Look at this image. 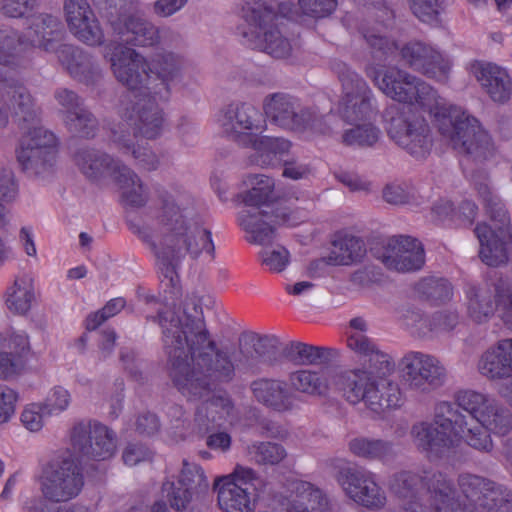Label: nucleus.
I'll list each match as a JSON object with an SVG mask.
<instances>
[{
	"label": "nucleus",
	"instance_id": "f257e3e1",
	"mask_svg": "<svg viewBox=\"0 0 512 512\" xmlns=\"http://www.w3.org/2000/svg\"><path fill=\"white\" fill-rule=\"evenodd\" d=\"M157 318L173 386L190 401L203 400L195 412L194 429L204 435L215 427L212 409L228 402L211 395L218 383L233 379L234 364L207 329L199 299L188 298L172 310L159 312Z\"/></svg>",
	"mask_w": 512,
	"mask_h": 512
},
{
	"label": "nucleus",
	"instance_id": "f03ea898",
	"mask_svg": "<svg viewBox=\"0 0 512 512\" xmlns=\"http://www.w3.org/2000/svg\"><path fill=\"white\" fill-rule=\"evenodd\" d=\"M158 201V213L151 228L141 227L132 220L127 224L134 234L150 245L163 265L164 277L174 286L176 269L186 256L196 259L205 251L213 259L215 246L211 232L188 218V211L193 208V200L188 194L162 189L158 191Z\"/></svg>",
	"mask_w": 512,
	"mask_h": 512
},
{
	"label": "nucleus",
	"instance_id": "7ed1b4c3",
	"mask_svg": "<svg viewBox=\"0 0 512 512\" xmlns=\"http://www.w3.org/2000/svg\"><path fill=\"white\" fill-rule=\"evenodd\" d=\"M472 178L486 214L494 222V227L480 223L474 230L480 243L479 255L485 264L499 266L512 260V227L508 212L501 199L491 190L484 171L475 172Z\"/></svg>",
	"mask_w": 512,
	"mask_h": 512
},
{
	"label": "nucleus",
	"instance_id": "20e7f679",
	"mask_svg": "<svg viewBox=\"0 0 512 512\" xmlns=\"http://www.w3.org/2000/svg\"><path fill=\"white\" fill-rule=\"evenodd\" d=\"M241 18L247 23V27L239 28L245 45L275 59H285L291 55L292 45L283 34L279 16L266 2L246 1L241 8Z\"/></svg>",
	"mask_w": 512,
	"mask_h": 512
},
{
	"label": "nucleus",
	"instance_id": "39448f33",
	"mask_svg": "<svg viewBox=\"0 0 512 512\" xmlns=\"http://www.w3.org/2000/svg\"><path fill=\"white\" fill-rule=\"evenodd\" d=\"M346 400L352 404L364 402L375 413L400 405V389L384 376L372 377L363 370L341 371L335 381Z\"/></svg>",
	"mask_w": 512,
	"mask_h": 512
},
{
	"label": "nucleus",
	"instance_id": "423d86ee",
	"mask_svg": "<svg viewBox=\"0 0 512 512\" xmlns=\"http://www.w3.org/2000/svg\"><path fill=\"white\" fill-rule=\"evenodd\" d=\"M467 425V416L453 403L443 401L435 406L434 421L414 425L412 434L419 449L430 456L443 457L453 447V437L462 436Z\"/></svg>",
	"mask_w": 512,
	"mask_h": 512
},
{
	"label": "nucleus",
	"instance_id": "0eeeda50",
	"mask_svg": "<svg viewBox=\"0 0 512 512\" xmlns=\"http://www.w3.org/2000/svg\"><path fill=\"white\" fill-rule=\"evenodd\" d=\"M441 133L450 139L454 149L476 162H484L494 156L495 148L489 134L479 121L465 111L454 108L444 116Z\"/></svg>",
	"mask_w": 512,
	"mask_h": 512
},
{
	"label": "nucleus",
	"instance_id": "6e6552de",
	"mask_svg": "<svg viewBox=\"0 0 512 512\" xmlns=\"http://www.w3.org/2000/svg\"><path fill=\"white\" fill-rule=\"evenodd\" d=\"M57 155V138L44 127L24 132L16 150L22 170L31 177H46L53 173Z\"/></svg>",
	"mask_w": 512,
	"mask_h": 512
},
{
	"label": "nucleus",
	"instance_id": "1a4fd4ad",
	"mask_svg": "<svg viewBox=\"0 0 512 512\" xmlns=\"http://www.w3.org/2000/svg\"><path fill=\"white\" fill-rule=\"evenodd\" d=\"M385 118L387 133L399 147L417 160L430 154L433 140L430 127L423 118L399 113L396 106L386 111Z\"/></svg>",
	"mask_w": 512,
	"mask_h": 512
},
{
	"label": "nucleus",
	"instance_id": "9d476101",
	"mask_svg": "<svg viewBox=\"0 0 512 512\" xmlns=\"http://www.w3.org/2000/svg\"><path fill=\"white\" fill-rule=\"evenodd\" d=\"M39 481L43 497L53 503L70 501L79 495L84 486L81 468L72 456L47 463Z\"/></svg>",
	"mask_w": 512,
	"mask_h": 512
},
{
	"label": "nucleus",
	"instance_id": "9b49d317",
	"mask_svg": "<svg viewBox=\"0 0 512 512\" xmlns=\"http://www.w3.org/2000/svg\"><path fill=\"white\" fill-rule=\"evenodd\" d=\"M153 93H134L121 101L120 115L134 137L154 140L162 134L164 116Z\"/></svg>",
	"mask_w": 512,
	"mask_h": 512
},
{
	"label": "nucleus",
	"instance_id": "f8f14e48",
	"mask_svg": "<svg viewBox=\"0 0 512 512\" xmlns=\"http://www.w3.org/2000/svg\"><path fill=\"white\" fill-rule=\"evenodd\" d=\"M344 96L341 115L348 124L370 122L377 114V106L371 89L363 78L345 64L339 70Z\"/></svg>",
	"mask_w": 512,
	"mask_h": 512
},
{
	"label": "nucleus",
	"instance_id": "ddd939ff",
	"mask_svg": "<svg viewBox=\"0 0 512 512\" xmlns=\"http://www.w3.org/2000/svg\"><path fill=\"white\" fill-rule=\"evenodd\" d=\"M256 473L248 467L237 466L233 474L215 480L219 507L225 512H254Z\"/></svg>",
	"mask_w": 512,
	"mask_h": 512
},
{
	"label": "nucleus",
	"instance_id": "4468645a",
	"mask_svg": "<svg viewBox=\"0 0 512 512\" xmlns=\"http://www.w3.org/2000/svg\"><path fill=\"white\" fill-rule=\"evenodd\" d=\"M107 48L112 51L110 62L116 79L130 90L123 99L134 93H151L149 63L145 58L122 44L110 43Z\"/></svg>",
	"mask_w": 512,
	"mask_h": 512
},
{
	"label": "nucleus",
	"instance_id": "2eb2a0df",
	"mask_svg": "<svg viewBox=\"0 0 512 512\" xmlns=\"http://www.w3.org/2000/svg\"><path fill=\"white\" fill-rule=\"evenodd\" d=\"M458 486L464 497L484 512L512 510V493L488 478L463 473L458 477Z\"/></svg>",
	"mask_w": 512,
	"mask_h": 512
},
{
	"label": "nucleus",
	"instance_id": "dca6fc26",
	"mask_svg": "<svg viewBox=\"0 0 512 512\" xmlns=\"http://www.w3.org/2000/svg\"><path fill=\"white\" fill-rule=\"evenodd\" d=\"M71 444L80 457L104 461L116 451V436L113 430L97 421H81L71 430Z\"/></svg>",
	"mask_w": 512,
	"mask_h": 512
},
{
	"label": "nucleus",
	"instance_id": "f3484780",
	"mask_svg": "<svg viewBox=\"0 0 512 512\" xmlns=\"http://www.w3.org/2000/svg\"><path fill=\"white\" fill-rule=\"evenodd\" d=\"M402 377L413 390L429 393L441 387L446 379V369L434 356L410 351L400 362Z\"/></svg>",
	"mask_w": 512,
	"mask_h": 512
},
{
	"label": "nucleus",
	"instance_id": "a211bd4d",
	"mask_svg": "<svg viewBox=\"0 0 512 512\" xmlns=\"http://www.w3.org/2000/svg\"><path fill=\"white\" fill-rule=\"evenodd\" d=\"M337 481L352 500L366 508L380 509L386 503L385 492L376 483L373 473L362 467L340 468Z\"/></svg>",
	"mask_w": 512,
	"mask_h": 512
},
{
	"label": "nucleus",
	"instance_id": "6ab92c4d",
	"mask_svg": "<svg viewBox=\"0 0 512 512\" xmlns=\"http://www.w3.org/2000/svg\"><path fill=\"white\" fill-rule=\"evenodd\" d=\"M262 116L252 105L246 102L231 103L221 110L219 123L223 132L233 141L243 147L256 132H260Z\"/></svg>",
	"mask_w": 512,
	"mask_h": 512
},
{
	"label": "nucleus",
	"instance_id": "aec40b11",
	"mask_svg": "<svg viewBox=\"0 0 512 512\" xmlns=\"http://www.w3.org/2000/svg\"><path fill=\"white\" fill-rule=\"evenodd\" d=\"M63 13L68 30L77 40L92 47L104 44V32L88 0H64Z\"/></svg>",
	"mask_w": 512,
	"mask_h": 512
},
{
	"label": "nucleus",
	"instance_id": "412c9836",
	"mask_svg": "<svg viewBox=\"0 0 512 512\" xmlns=\"http://www.w3.org/2000/svg\"><path fill=\"white\" fill-rule=\"evenodd\" d=\"M400 56L405 65L428 78L446 82L449 77V59L425 42L409 41L401 48Z\"/></svg>",
	"mask_w": 512,
	"mask_h": 512
},
{
	"label": "nucleus",
	"instance_id": "4be33fe9",
	"mask_svg": "<svg viewBox=\"0 0 512 512\" xmlns=\"http://www.w3.org/2000/svg\"><path fill=\"white\" fill-rule=\"evenodd\" d=\"M1 82L3 104L9 109V115L13 116L18 127L25 132L40 127L41 109L27 87L15 78H4Z\"/></svg>",
	"mask_w": 512,
	"mask_h": 512
},
{
	"label": "nucleus",
	"instance_id": "5701e85b",
	"mask_svg": "<svg viewBox=\"0 0 512 512\" xmlns=\"http://www.w3.org/2000/svg\"><path fill=\"white\" fill-rule=\"evenodd\" d=\"M375 256L388 268L400 272L419 270L425 262L424 248L410 236H395L375 252Z\"/></svg>",
	"mask_w": 512,
	"mask_h": 512
},
{
	"label": "nucleus",
	"instance_id": "b1692460",
	"mask_svg": "<svg viewBox=\"0 0 512 512\" xmlns=\"http://www.w3.org/2000/svg\"><path fill=\"white\" fill-rule=\"evenodd\" d=\"M289 221L290 215L285 208L271 211L244 209L238 215V223L246 233V240L257 245L270 244L275 237L274 226Z\"/></svg>",
	"mask_w": 512,
	"mask_h": 512
},
{
	"label": "nucleus",
	"instance_id": "393cba45",
	"mask_svg": "<svg viewBox=\"0 0 512 512\" xmlns=\"http://www.w3.org/2000/svg\"><path fill=\"white\" fill-rule=\"evenodd\" d=\"M57 58L70 77L81 84L95 86L103 78L97 59L79 46L62 44L57 49Z\"/></svg>",
	"mask_w": 512,
	"mask_h": 512
},
{
	"label": "nucleus",
	"instance_id": "a878e982",
	"mask_svg": "<svg viewBox=\"0 0 512 512\" xmlns=\"http://www.w3.org/2000/svg\"><path fill=\"white\" fill-rule=\"evenodd\" d=\"M263 110L273 123L290 130H301L305 117L309 116L297 98L282 92L266 96Z\"/></svg>",
	"mask_w": 512,
	"mask_h": 512
},
{
	"label": "nucleus",
	"instance_id": "bb28decb",
	"mask_svg": "<svg viewBox=\"0 0 512 512\" xmlns=\"http://www.w3.org/2000/svg\"><path fill=\"white\" fill-rule=\"evenodd\" d=\"M184 64V58L173 52L155 55L149 63L151 93L162 100L168 99L171 85L181 78Z\"/></svg>",
	"mask_w": 512,
	"mask_h": 512
},
{
	"label": "nucleus",
	"instance_id": "cd10ccee",
	"mask_svg": "<svg viewBox=\"0 0 512 512\" xmlns=\"http://www.w3.org/2000/svg\"><path fill=\"white\" fill-rule=\"evenodd\" d=\"M283 345L274 335H261L244 332L239 337V362L246 367H254L258 361L273 364L281 357Z\"/></svg>",
	"mask_w": 512,
	"mask_h": 512
},
{
	"label": "nucleus",
	"instance_id": "c85d7f7f",
	"mask_svg": "<svg viewBox=\"0 0 512 512\" xmlns=\"http://www.w3.org/2000/svg\"><path fill=\"white\" fill-rule=\"evenodd\" d=\"M423 481L424 470L421 473L401 470L390 476L389 489L400 501L404 512H425L421 501Z\"/></svg>",
	"mask_w": 512,
	"mask_h": 512
},
{
	"label": "nucleus",
	"instance_id": "c756f323",
	"mask_svg": "<svg viewBox=\"0 0 512 512\" xmlns=\"http://www.w3.org/2000/svg\"><path fill=\"white\" fill-rule=\"evenodd\" d=\"M74 161L80 171L93 180L99 179L105 175L116 178L121 171L126 175H131L129 167L120 160L114 159L109 154L95 148L83 147L74 154Z\"/></svg>",
	"mask_w": 512,
	"mask_h": 512
},
{
	"label": "nucleus",
	"instance_id": "7c9ffc66",
	"mask_svg": "<svg viewBox=\"0 0 512 512\" xmlns=\"http://www.w3.org/2000/svg\"><path fill=\"white\" fill-rule=\"evenodd\" d=\"M367 76L386 96L400 103H411L415 76L396 67L384 71L370 67L367 69Z\"/></svg>",
	"mask_w": 512,
	"mask_h": 512
},
{
	"label": "nucleus",
	"instance_id": "2f4dec72",
	"mask_svg": "<svg viewBox=\"0 0 512 512\" xmlns=\"http://www.w3.org/2000/svg\"><path fill=\"white\" fill-rule=\"evenodd\" d=\"M472 71L492 101L504 104L510 100L512 80L504 68L494 63L477 62L472 66Z\"/></svg>",
	"mask_w": 512,
	"mask_h": 512
},
{
	"label": "nucleus",
	"instance_id": "473e14b6",
	"mask_svg": "<svg viewBox=\"0 0 512 512\" xmlns=\"http://www.w3.org/2000/svg\"><path fill=\"white\" fill-rule=\"evenodd\" d=\"M251 389L258 402L277 412L291 411L296 407L298 398L284 381L262 378L253 381Z\"/></svg>",
	"mask_w": 512,
	"mask_h": 512
},
{
	"label": "nucleus",
	"instance_id": "72a5a7b5",
	"mask_svg": "<svg viewBox=\"0 0 512 512\" xmlns=\"http://www.w3.org/2000/svg\"><path fill=\"white\" fill-rule=\"evenodd\" d=\"M480 374L489 380L512 377V338L499 340L487 349L478 362Z\"/></svg>",
	"mask_w": 512,
	"mask_h": 512
},
{
	"label": "nucleus",
	"instance_id": "f704fd0d",
	"mask_svg": "<svg viewBox=\"0 0 512 512\" xmlns=\"http://www.w3.org/2000/svg\"><path fill=\"white\" fill-rule=\"evenodd\" d=\"M121 40L132 46L152 47L160 42V29L150 20L137 15L121 17L118 28L112 27Z\"/></svg>",
	"mask_w": 512,
	"mask_h": 512
},
{
	"label": "nucleus",
	"instance_id": "c9c22d12",
	"mask_svg": "<svg viewBox=\"0 0 512 512\" xmlns=\"http://www.w3.org/2000/svg\"><path fill=\"white\" fill-rule=\"evenodd\" d=\"M347 345L351 350L368 356V368L362 369L372 377H387L393 369L394 363L386 353L378 350L376 345L362 333H354L347 338Z\"/></svg>",
	"mask_w": 512,
	"mask_h": 512
},
{
	"label": "nucleus",
	"instance_id": "e433bc0d",
	"mask_svg": "<svg viewBox=\"0 0 512 512\" xmlns=\"http://www.w3.org/2000/svg\"><path fill=\"white\" fill-rule=\"evenodd\" d=\"M32 47L33 43L26 34L11 26L0 25V64L19 66L24 53Z\"/></svg>",
	"mask_w": 512,
	"mask_h": 512
},
{
	"label": "nucleus",
	"instance_id": "4c0bfd02",
	"mask_svg": "<svg viewBox=\"0 0 512 512\" xmlns=\"http://www.w3.org/2000/svg\"><path fill=\"white\" fill-rule=\"evenodd\" d=\"M281 357L296 365H320L336 359L338 351L302 342H290L281 348Z\"/></svg>",
	"mask_w": 512,
	"mask_h": 512
},
{
	"label": "nucleus",
	"instance_id": "58836bf2",
	"mask_svg": "<svg viewBox=\"0 0 512 512\" xmlns=\"http://www.w3.org/2000/svg\"><path fill=\"white\" fill-rule=\"evenodd\" d=\"M341 372L327 368L324 372L325 377L322 378L318 373L308 370H301L290 375V384L295 391L307 395H323L330 387H338L335 384L337 376Z\"/></svg>",
	"mask_w": 512,
	"mask_h": 512
},
{
	"label": "nucleus",
	"instance_id": "ea45409f",
	"mask_svg": "<svg viewBox=\"0 0 512 512\" xmlns=\"http://www.w3.org/2000/svg\"><path fill=\"white\" fill-rule=\"evenodd\" d=\"M467 298L469 317L476 323L486 322L497 311L496 282L492 287H470Z\"/></svg>",
	"mask_w": 512,
	"mask_h": 512
},
{
	"label": "nucleus",
	"instance_id": "a19ab883",
	"mask_svg": "<svg viewBox=\"0 0 512 512\" xmlns=\"http://www.w3.org/2000/svg\"><path fill=\"white\" fill-rule=\"evenodd\" d=\"M366 255L364 241L356 236L345 235L335 239L328 255V265H350L360 262Z\"/></svg>",
	"mask_w": 512,
	"mask_h": 512
},
{
	"label": "nucleus",
	"instance_id": "79ce46f5",
	"mask_svg": "<svg viewBox=\"0 0 512 512\" xmlns=\"http://www.w3.org/2000/svg\"><path fill=\"white\" fill-rule=\"evenodd\" d=\"M34 33L36 35V44L33 40V47H38L46 52H55L62 45L59 44L61 39L62 24L58 17L42 13L38 16L37 21L33 24Z\"/></svg>",
	"mask_w": 512,
	"mask_h": 512
},
{
	"label": "nucleus",
	"instance_id": "37998d69",
	"mask_svg": "<svg viewBox=\"0 0 512 512\" xmlns=\"http://www.w3.org/2000/svg\"><path fill=\"white\" fill-rule=\"evenodd\" d=\"M294 493L291 505L295 512H331L326 496L311 483H296Z\"/></svg>",
	"mask_w": 512,
	"mask_h": 512
},
{
	"label": "nucleus",
	"instance_id": "c03bdc74",
	"mask_svg": "<svg viewBox=\"0 0 512 512\" xmlns=\"http://www.w3.org/2000/svg\"><path fill=\"white\" fill-rule=\"evenodd\" d=\"M252 187L243 194L242 201L249 206L248 209H257L268 211L276 210L273 202L277 196L274 192L273 178L265 175H255L253 177Z\"/></svg>",
	"mask_w": 512,
	"mask_h": 512
},
{
	"label": "nucleus",
	"instance_id": "a18cd8bd",
	"mask_svg": "<svg viewBox=\"0 0 512 512\" xmlns=\"http://www.w3.org/2000/svg\"><path fill=\"white\" fill-rule=\"evenodd\" d=\"M248 147L255 150L256 164L264 167L273 165L277 156L288 152L290 142L282 137L259 136L256 132Z\"/></svg>",
	"mask_w": 512,
	"mask_h": 512
},
{
	"label": "nucleus",
	"instance_id": "49530a36",
	"mask_svg": "<svg viewBox=\"0 0 512 512\" xmlns=\"http://www.w3.org/2000/svg\"><path fill=\"white\" fill-rule=\"evenodd\" d=\"M35 298L32 278L23 276L16 278L7 291L6 306L10 312L25 315L31 308Z\"/></svg>",
	"mask_w": 512,
	"mask_h": 512
},
{
	"label": "nucleus",
	"instance_id": "de8ad7c7",
	"mask_svg": "<svg viewBox=\"0 0 512 512\" xmlns=\"http://www.w3.org/2000/svg\"><path fill=\"white\" fill-rule=\"evenodd\" d=\"M349 449L354 455L368 460H384L395 454L392 442L365 437L352 439Z\"/></svg>",
	"mask_w": 512,
	"mask_h": 512
},
{
	"label": "nucleus",
	"instance_id": "09e8293b",
	"mask_svg": "<svg viewBox=\"0 0 512 512\" xmlns=\"http://www.w3.org/2000/svg\"><path fill=\"white\" fill-rule=\"evenodd\" d=\"M495 400L486 394L474 390H461L455 394V403L458 408L469 413L467 421H477L478 423L484 417Z\"/></svg>",
	"mask_w": 512,
	"mask_h": 512
},
{
	"label": "nucleus",
	"instance_id": "8fccbe9b",
	"mask_svg": "<svg viewBox=\"0 0 512 512\" xmlns=\"http://www.w3.org/2000/svg\"><path fill=\"white\" fill-rule=\"evenodd\" d=\"M63 121L68 131L80 138L93 139L99 131V121L86 105Z\"/></svg>",
	"mask_w": 512,
	"mask_h": 512
},
{
	"label": "nucleus",
	"instance_id": "3c124183",
	"mask_svg": "<svg viewBox=\"0 0 512 512\" xmlns=\"http://www.w3.org/2000/svg\"><path fill=\"white\" fill-rule=\"evenodd\" d=\"M131 175L121 171L114 179L122 189V199L126 205L131 207H142L148 200V194L138 175L129 168Z\"/></svg>",
	"mask_w": 512,
	"mask_h": 512
},
{
	"label": "nucleus",
	"instance_id": "603ef678",
	"mask_svg": "<svg viewBox=\"0 0 512 512\" xmlns=\"http://www.w3.org/2000/svg\"><path fill=\"white\" fill-rule=\"evenodd\" d=\"M353 127L343 132L341 139L346 146L368 148L374 146L381 131L370 122L351 124Z\"/></svg>",
	"mask_w": 512,
	"mask_h": 512
},
{
	"label": "nucleus",
	"instance_id": "864d4df0",
	"mask_svg": "<svg viewBox=\"0 0 512 512\" xmlns=\"http://www.w3.org/2000/svg\"><path fill=\"white\" fill-rule=\"evenodd\" d=\"M249 459L258 465L274 466L283 461L287 452L278 443L269 441H257L247 447Z\"/></svg>",
	"mask_w": 512,
	"mask_h": 512
},
{
	"label": "nucleus",
	"instance_id": "5fc2aeb1",
	"mask_svg": "<svg viewBox=\"0 0 512 512\" xmlns=\"http://www.w3.org/2000/svg\"><path fill=\"white\" fill-rule=\"evenodd\" d=\"M412 88L410 104L417 103L424 110L436 116L444 109L443 99L439 98L437 92L423 80L415 76Z\"/></svg>",
	"mask_w": 512,
	"mask_h": 512
},
{
	"label": "nucleus",
	"instance_id": "6e6d98bb",
	"mask_svg": "<svg viewBox=\"0 0 512 512\" xmlns=\"http://www.w3.org/2000/svg\"><path fill=\"white\" fill-rule=\"evenodd\" d=\"M479 424L494 434L505 436L512 429V414L509 409L498 404L496 400L489 408Z\"/></svg>",
	"mask_w": 512,
	"mask_h": 512
},
{
	"label": "nucleus",
	"instance_id": "4d7b16f0",
	"mask_svg": "<svg viewBox=\"0 0 512 512\" xmlns=\"http://www.w3.org/2000/svg\"><path fill=\"white\" fill-rule=\"evenodd\" d=\"M418 294L432 302H444L452 297V286L448 280L438 277L422 279L416 286Z\"/></svg>",
	"mask_w": 512,
	"mask_h": 512
},
{
	"label": "nucleus",
	"instance_id": "13d9d810",
	"mask_svg": "<svg viewBox=\"0 0 512 512\" xmlns=\"http://www.w3.org/2000/svg\"><path fill=\"white\" fill-rule=\"evenodd\" d=\"M111 27L118 28L121 17L135 8L136 0H92Z\"/></svg>",
	"mask_w": 512,
	"mask_h": 512
},
{
	"label": "nucleus",
	"instance_id": "bf43d9fd",
	"mask_svg": "<svg viewBox=\"0 0 512 512\" xmlns=\"http://www.w3.org/2000/svg\"><path fill=\"white\" fill-rule=\"evenodd\" d=\"M162 491L170 507L176 511H184L189 508L193 495L196 494L179 480L176 482H165Z\"/></svg>",
	"mask_w": 512,
	"mask_h": 512
},
{
	"label": "nucleus",
	"instance_id": "052dcab7",
	"mask_svg": "<svg viewBox=\"0 0 512 512\" xmlns=\"http://www.w3.org/2000/svg\"><path fill=\"white\" fill-rule=\"evenodd\" d=\"M182 469L178 480L195 493L204 492L208 489V480L201 466L183 460Z\"/></svg>",
	"mask_w": 512,
	"mask_h": 512
},
{
	"label": "nucleus",
	"instance_id": "680f3d73",
	"mask_svg": "<svg viewBox=\"0 0 512 512\" xmlns=\"http://www.w3.org/2000/svg\"><path fill=\"white\" fill-rule=\"evenodd\" d=\"M37 6L38 0H0V15L5 19H28Z\"/></svg>",
	"mask_w": 512,
	"mask_h": 512
},
{
	"label": "nucleus",
	"instance_id": "e2e57ef3",
	"mask_svg": "<svg viewBox=\"0 0 512 512\" xmlns=\"http://www.w3.org/2000/svg\"><path fill=\"white\" fill-rule=\"evenodd\" d=\"M497 311L503 324L512 330V284L503 279L496 282Z\"/></svg>",
	"mask_w": 512,
	"mask_h": 512
},
{
	"label": "nucleus",
	"instance_id": "0e129e2a",
	"mask_svg": "<svg viewBox=\"0 0 512 512\" xmlns=\"http://www.w3.org/2000/svg\"><path fill=\"white\" fill-rule=\"evenodd\" d=\"M53 97L63 113V118L85 106V100L76 91L67 87L56 88Z\"/></svg>",
	"mask_w": 512,
	"mask_h": 512
},
{
	"label": "nucleus",
	"instance_id": "69168bd1",
	"mask_svg": "<svg viewBox=\"0 0 512 512\" xmlns=\"http://www.w3.org/2000/svg\"><path fill=\"white\" fill-rule=\"evenodd\" d=\"M461 437H465L466 443L480 451L489 453L493 449V442L488 430L483 425L472 427L468 421L465 432Z\"/></svg>",
	"mask_w": 512,
	"mask_h": 512
},
{
	"label": "nucleus",
	"instance_id": "338daca9",
	"mask_svg": "<svg viewBox=\"0 0 512 512\" xmlns=\"http://www.w3.org/2000/svg\"><path fill=\"white\" fill-rule=\"evenodd\" d=\"M309 116L305 117L301 130H310L313 133L321 135H330L332 133V125L336 121V117L332 114L321 115L310 107H306Z\"/></svg>",
	"mask_w": 512,
	"mask_h": 512
},
{
	"label": "nucleus",
	"instance_id": "774afa93",
	"mask_svg": "<svg viewBox=\"0 0 512 512\" xmlns=\"http://www.w3.org/2000/svg\"><path fill=\"white\" fill-rule=\"evenodd\" d=\"M70 401L69 391L62 386H56L51 389L42 406L47 415L58 414L67 409Z\"/></svg>",
	"mask_w": 512,
	"mask_h": 512
}]
</instances>
